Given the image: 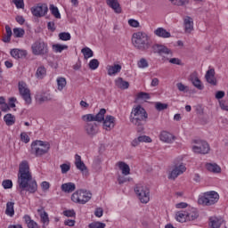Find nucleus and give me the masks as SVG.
Segmentation results:
<instances>
[{
    "label": "nucleus",
    "instance_id": "5701e85b",
    "mask_svg": "<svg viewBox=\"0 0 228 228\" xmlns=\"http://www.w3.org/2000/svg\"><path fill=\"white\" fill-rule=\"evenodd\" d=\"M154 35L159 37V38H170L172 37L170 32L161 27L154 30Z\"/></svg>",
    "mask_w": 228,
    "mask_h": 228
},
{
    "label": "nucleus",
    "instance_id": "f03ea898",
    "mask_svg": "<svg viewBox=\"0 0 228 228\" xmlns=\"http://www.w3.org/2000/svg\"><path fill=\"white\" fill-rule=\"evenodd\" d=\"M18 184L20 191H29L35 193L38 190L37 181L33 180V175L29 171V163L28 160H23L19 166Z\"/></svg>",
    "mask_w": 228,
    "mask_h": 228
},
{
    "label": "nucleus",
    "instance_id": "338daca9",
    "mask_svg": "<svg viewBox=\"0 0 228 228\" xmlns=\"http://www.w3.org/2000/svg\"><path fill=\"white\" fill-rule=\"evenodd\" d=\"M169 63H172L173 65H181V60L178 58H172L169 60Z\"/></svg>",
    "mask_w": 228,
    "mask_h": 228
},
{
    "label": "nucleus",
    "instance_id": "ea45409f",
    "mask_svg": "<svg viewBox=\"0 0 228 228\" xmlns=\"http://www.w3.org/2000/svg\"><path fill=\"white\" fill-rule=\"evenodd\" d=\"M81 53L84 54L85 60H88V58H92L94 56V51L88 47L83 48Z\"/></svg>",
    "mask_w": 228,
    "mask_h": 228
},
{
    "label": "nucleus",
    "instance_id": "052dcab7",
    "mask_svg": "<svg viewBox=\"0 0 228 228\" xmlns=\"http://www.w3.org/2000/svg\"><path fill=\"white\" fill-rule=\"evenodd\" d=\"M15 19H16V22H18V24H20L21 26H22V24H24L26 22L24 16L18 15V16H16Z\"/></svg>",
    "mask_w": 228,
    "mask_h": 228
},
{
    "label": "nucleus",
    "instance_id": "b1692460",
    "mask_svg": "<svg viewBox=\"0 0 228 228\" xmlns=\"http://www.w3.org/2000/svg\"><path fill=\"white\" fill-rule=\"evenodd\" d=\"M187 220L188 222H193L199 218V210L197 208H191L187 211Z\"/></svg>",
    "mask_w": 228,
    "mask_h": 228
},
{
    "label": "nucleus",
    "instance_id": "79ce46f5",
    "mask_svg": "<svg viewBox=\"0 0 228 228\" xmlns=\"http://www.w3.org/2000/svg\"><path fill=\"white\" fill-rule=\"evenodd\" d=\"M175 6H184V4H189L190 0H169Z\"/></svg>",
    "mask_w": 228,
    "mask_h": 228
},
{
    "label": "nucleus",
    "instance_id": "6e6d98bb",
    "mask_svg": "<svg viewBox=\"0 0 228 228\" xmlns=\"http://www.w3.org/2000/svg\"><path fill=\"white\" fill-rule=\"evenodd\" d=\"M64 216H68V218H72L73 216H76V211L74 210H65L63 211Z\"/></svg>",
    "mask_w": 228,
    "mask_h": 228
},
{
    "label": "nucleus",
    "instance_id": "c85d7f7f",
    "mask_svg": "<svg viewBox=\"0 0 228 228\" xmlns=\"http://www.w3.org/2000/svg\"><path fill=\"white\" fill-rule=\"evenodd\" d=\"M115 85L118 88H121V90H127V88H129V82L125 81L122 77H118L115 81Z\"/></svg>",
    "mask_w": 228,
    "mask_h": 228
},
{
    "label": "nucleus",
    "instance_id": "a19ab883",
    "mask_svg": "<svg viewBox=\"0 0 228 228\" xmlns=\"http://www.w3.org/2000/svg\"><path fill=\"white\" fill-rule=\"evenodd\" d=\"M57 85L58 90L61 92V90H63V88L67 86V79H65V77L57 78Z\"/></svg>",
    "mask_w": 228,
    "mask_h": 228
},
{
    "label": "nucleus",
    "instance_id": "e433bc0d",
    "mask_svg": "<svg viewBox=\"0 0 228 228\" xmlns=\"http://www.w3.org/2000/svg\"><path fill=\"white\" fill-rule=\"evenodd\" d=\"M25 34H26V31L24 30V28H13L14 38H22Z\"/></svg>",
    "mask_w": 228,
    "mask_h": 228
},
{
    "label": "nucleus",
    "instance_id": "39448f33",
    "mask_svg": "<svg viewBox=\"0 0 228 228\" xmlns=\"http://www.w3.org/2000/svg\"><path fill=\"white\" fill-rule=\"evenodd\" d=\"M49 151H51V144L48 142L37 140L31 143L30 152L36 156V158L45 156V154L49 153Z\"/></svg>",
    "mask_w": 228,
    "mask_h": 228
},
{
    "label": "nucleus",
    "instance_id": "774afa93",
    "mask_svg": "<svg viewBox=\"0 0 228 228\" xmlns=\"http://www.w3.org/2000/svg\"><path fill=\"white\" fill-rule=\"evenodd\" d=\"M127 181H129V179L124 177V176H118V184H124V183H127Z\"/></svg>",
    "mask_w": 228,
    "mask_h": 228
},
{
    "label": "nucleus",
    "instance_id": "864d4df0",
    "mask_svg": "<svg viewBox=\"0 0 228 228\" xmlns=\"http://www.w3.org/2000/svg\"><path fill=\"white\" fill-rule=\"evenodd\" d=\"M20 140L24 143H29V135L26 132L20 134Z\"/></svg>",
    "mask_w": 228,
    "mask_h": 228
},
{
    "label": "nucleus",
    "instance_id": "9d476101",
    "mask_svg": "<svg viewBox=\"0 0 228 228\" xmlns=\"http://www.w3.org/2000/svg\"><path fill=\"white\" fill-rule=\"evenodd\" d=\"M192 143H195V145L192 146V151L195 154H208L211 150L209 143L206 141L193 140Z\"/></svg>",
    "mask_w": 228,
    "mask_h": 228
},
{
    "label": "nucleus",
    "instance_id": "393cba45",
    "mask_svg": "<svg viewBox=\"0 0 228 228\" xmlns=\"http://www.w3.org/2000/svg\"><path fill=\"white\" fill-rule=\"evenodd\" d=\"M61 190L64 193H72V191L76 190V183H62L61 186Z\"/></svg>",
    "mask_w": 228,
    "mask_h": 228
},
{
    "label": "nucleus",
    "instance_id": "0eeeda50",
    "mask_svg": "<svg viewBox=\"0 0 228 228\" xmlns=\"http://www.w3.org/2000/svg\"><path fill=\"white\" fill-rule=\"evenodd\" d=\"M92 199V192L78 190L71 195V200L76 204H86Z\"/></svg>",
    "mask_w": 228,
    "mask_h": 228
},
{
    "label": "nucleus",
    "instance_id": "de8ad7c7",
    "mask_svg": "<svg viewBox=\"0 0 228 228\" xmlns=\"http://www.w3.org/2000/svg\"><path fill=\"white\" fill-rule=\"evenodd\" d=\"M137 66L139 67V69H147V67H149V62L147 61V59L142 58L137 62Z\"/></svg>",
    "mask_w": 228,
    "mask_h": 228
},
{
    "label": "nucleus",
    "instance_id": "4d7b16f0",
    "mask_svg": "<svg viewBox=\"0 0 228 228\" xmlns=\"http://www.w3.org/2000/svg\"><path fill=\"white\" fill-rule=\"evenodd\" d=\"M61 174H67V172H69V170H70V165L61 164Z\"/></svg>",
    "mask_w": 228,
    "mask_h": 228
},
{
    "label": "nucleus",
    "instance_id": "13d9d810",
    "mask_svg": "<svg viewBox=\"0 0 228 228\" xmlns=\"http://www.w3.org/2000/svg\"><path fill=\"white\" fill-rule=\"evenodd\" d=\"M128 24L132 28H139L140 27V22H138V20H133V19L128 20Z\"/></svg>",
    "mask_w": 228,
    "mask_h": 228
},
{
    "label": "nucleus",
    "instance_id": "bb28decb",
    "mask_svg": "<svg viewBox=\"0 0 228 228\" xmlns=\"http://www.w3.org/2000/svg\"><path fill=\"white\" fill-rule=\"evenodd\" d=\"M51 94L43 93L41 94H38L37 96V101L39 104H44V102H47L49 101H52Z\"/></svg>",
    "mask_w": 228,
    "mask_h": 228
},
{
    "label": "nucleus",
    "instance_id": "72a5a7b5",
    "mask_svg": "<svg viewBox=\"0 0 228 228\" xmlns=\"http://www.w3.org/2000/svg\"><path fill=\"white\" fill-rule=\"evenodd\" d=\"M4 121L5 122L6 126H13L15 124V116L12 114H6L4 117Z\"/></svg>",
    "mask_w": 228,
    "mask_h": 228
},
{
    "label": "nucleus",
    "instance_id": "0e129e2a",
    "mask_svg": "<svg viewBox=\"0 0 228 228\" xmlns=\"http://www.w3.org/2000/svg\"><path fill=\"white\" fill-rule=\"evenodd\" d=\"M41 187L44 191H47V190H49V188L51 187V184L48 182H43L41 183Z\"/></svg>",
    "mask_w": 228,
    "mask_h": 228
},
{
    "label": "nucleus",
    "instance_id": "5fc2aeb1",
    "mask_svg": "<svg viewBox=\"0 0 228 228\" xmlns=\"http://www.w3.org/2000/svg\"><path fill=\"white\" fill-rule=\"evenodd\" d=\"M12 3L15 4L16 8H24V0H12Z\"/></svg>",
    "mask_w": 228,
    "mask_h": 228
},
{
    "label": "nucleus",
    "instance_id": "a211bd4d",
    "mask_svg": "<svg viewBox=\"0 0 228 228\" xmlns=\"http://www.w3.org/2000/svg\"><path fill=\"white\" fill-rule=\"evenodd\" d=\"M183 27L185 33H191V31H193V18L186 16L183 19Z\"/></svg>",
    "mask_w": 228,
    "mask_h": 228
},
{
    "label": "nucleus",
    "instance_id": "a878e982",
    "mask_svg": "<svg viewBox=\"0 0 228 228\" xmlns=\"http://www.w3.org/2000/svg\"><path fill=\"white\" fill-rule=\"evenodd\" d=\"M117 166L118 167L119 170H121L123 175H129L131 174V167H129V165H127L124 161H119L117 163Z\"/></svg>",
    "mask_w": 228,
    "mask_h": 228
},
{
    "label": "nucleus",
    "instance_id": "8fccbe9b",
    "mask_svg": "<svg viewBox=\"0 0 228 228\" xmlns=\"http://www.w3.org/2000/svg\"><path fill=\"white\" fill-rule=\"evenodd\" d=\"M155 108L158 111H163V110H167L168 108V104L167 103H161V102H157L155 104Z\"/></svg>",
    "mask_w": 228,
    "mask_h": 228
},
{
    "label": "nucleus",
    "instance_id": "412c9836",
    "mask_svg": "<svg viewBox=\"0 0 228 228\" xmlns=\"http://www.w3.org/2000/svg\"><path fill=\"white\" fill-rule=\"evenodd\" d=\"M106 69L108 76H116V74H118L122 70V65L114 63L113 65H108Z\"/></svg>",
    "mask_w": 228,
    "mask_h": 228
},
{
    "label": "nucleus",
    "instance_id": "bf43d9fd",
    "mask_svg": "<svg viewBox=\"0 0 228 228\" xmlns=\"http://www.w3.org/2000/svg\"><path fill=\"white\" fill-rule=\"evenodd\" d=\"M104 213V210L102 208H97L94 211V216H97V218H101Z\"/></svg>",
    "mask_w": 228,
    "mask_h": 228
},
{
    "label": "nucleus",
    "instance_id": "2f4dec72",
    "mask_svg": "<svg viewBox=\"0 0 228 228\" xmlns=\"http://www.w3.org/2000/svg\"><path fill=\"white\" fill-rule=\"evenodd\" d=\"M206 168L208 172H213L214 174H220L222 172V168L217 164L208 163L206 165Z\"/></svg>",
    "mask_w": 228,
    "mask_h": 228
},
{
    "label": "nucleus",
    "instance_id": "c9c22d12",
    "mask_svg": "<svg viewBox=\"0 0 228 228\" xmlns=\"http://www.w3.org/2000/svg\"><path fill=\"white\" fill-rule=\"evenodd\" d=\"M67 49H69V45H60V44L53 45V50L54 51V53H62Z\"/></svg>",
    "mask_w": 228,
    "mask_h": 228
},
{
    "label": "nucleus",
    "instance_id": "aec40b11",
    "mask_svg": "<svg viewBox=\"0 0 228 228\" xmlns=\"http://www.w3.org/2000/svg\"><path fill=\"white\" fill-rule=\"evenodd\" d=\"M159 138L161 142H164L165 143H172V142L175 140V136L167 131H162L159 134Z\"/></svg>",
    "mask_w": 228,
    "mask_h": 228
},
{
    "label": "nucleus",
    "instance_id": "1a4fd4ad",
    "mask_svg": "<svg viewBox=\"0 0 228 228\" xmlns=\"http://www.w3.org/2000/svg\"><path fill=\"white\" fill-rule=\"evenodd\" d=\"M31 49L35 56H46V54H49V46L42 40L33 43Z\"/></svg>",
    "mask_w": 228,
    "mask_h": 228
},
{
    "label": "nucleus",
    "instance_id": "ddd939ff",
    "mask_svg": "<svg viewBox=\"0 0 228 228\" xmlns=\"http://www.w3.org/2000/svg\"><path fill=\"white\" fill-rule=\"evenodd\" d=\"M84 131L89 136V138H94L99 133V127L96 123L86 122L84 126Z\"/></svg>",
    "mask_w": 228,
    "mask_h": 228
},
{
    "label": "nucleus",
    "instance_id": "4be33fe9",
    "mask_svg": "<svg viewBox=\"0 0 228 228\" xmlns=\"http://www.w3.org/2000/svg\"><path fill=\"white\" fill-rule=\"evenodd\" d=\"M11 56L15 60H20L28 56V52L26 50L12 49L11 50Z\"/></svg>",
    "mask_w": 228,
    "mask_h": 228
},
{
    "label": "nucleus",
    "instance_id": "2eb2a0df",
    "mask_svg": "<svg viewBox=\"0 0 228 228\" xmlns=\"http://www.w3.org/2000/svg\"><path fill=\"white\" fill-rule=\"evenodd\" d=\"M190 81L198 90H204V86L202 85L200 79H199V74L197 71H194L190 75Z\"/></svg>",
    "mask_w": 228,
    "mask_h": 228
},
{
    "label": "nucleus",
    "instance_id": "9b49d317",
    "mask_svg": "<svg viewBox=\"0 0 228 228\" xmlns=\"http://www.w3.org/2000/svg\"><path fill=\"white\" fill-rule=\"evenodd\" d=\"M20 95L25 101L26 104H31V91L24 82H20L19 86Z\"/></svg>",
    "mask_w": 228,
    "mask_h": 228
},
{
    "label": "nucleus",
    "instance_id": "20e7f679",
    "mask_svg": "<svg viewBox=\"0 0 228 228\" xmlns=\"http://www.w3.org/2000/svg\"><path fill=\"white\" fill-rule=\"evenodd\" d=\"M149 118L147 110L142 105L134 106L130 114V122L137 127V133H142L144 126Z\"/></svg>",
    "mask_w": 228,
    "mask_h": 228
},
{
    "label": "nucleus",
    "instance_id": "f704fd0d",
    "mask_svg": "<svg viewBox=\"0 0 228 228\" xmlns=\"http://www.w3.org/2000/svg\"><path fill=\"white\" fill-rule=\"evenodd\" d=\"M47 74V70L45 69V67L41 66L37 68V72H36V77L37 79H44V77Z\"/></svg>",
    "mask_w": 228,
    "mask_h": 228
},
{
    "label": "nucleus",
    "instance_id": "7ed1b4c3",
    "mask_svg": "<svg viewBox=\"0 0 228 228\" xmlns=\"http://www.w3.org/2000/svg\"><path fill=\"white\" fill-rule=\"evenodd\" d=\"M106 115V109H101L100 111L94 114H86L82 116V120L84 122H103V129L105 131H111L115 127V117L111 115Z\"/></svg>",
    "mask_w": 228,
    "mask_h": 228
},
{
    "label": "nucleus",
    "instance_id": "69168bd1",
    "mask_svg": "<svg viewBox=\"0 0 228 228\" xmlns=\"http://www.w3.org/2000/svg\"><path fill=\"white\" fill-rule=\"evenodd\" d=\"M15 102H17V98H15V97L9 98L10 108H15Z\"/></svg>",
    "mask_w": 228,
    "mask_h": 228
},
{
    "label": "nucleus",
    "instance_id": "f3484780",
    "mask_svg": "<svg viewBox=\"0 0 228 228\" xmlns=\"http://www.w3.org/2000/svg\"><path fill=\"white\" fill-rule=\"evenodd\" d=\"M109 8H111L116 13H122V6L118 0H106Z\"/></svg>",
    "mask_w": 228,
    "mask_h": 228
},
{
    "label": "nucleus",
    "instance_id": "f257e3e1",
    "mask_svg": "<svg viewBox=\"0 0 228 228\" xmlns=\"http://www.w3.org/2000/svg\"><path fill=\"white\" fill-rule=\"evenodd\" d=\"M132 44L135 49H138V51H149V48L151 47L153 53L155 54H159V56L163 54H170V56H173L174 54L172 50L164 45L155 44L152 45L151 36H148L145 32L139 31L134 33L132 37Z\"/></svg>",
    "mask_w": 228,
    "mask_h": 228
},
{
    "label": "nucleus",
    "instance_id": "a18cd8bd",
    "mask_svg": "<svg viewBox=\"0 0 228 228\" xmlns=\"http://www.w3.org/2000/svg\"><path fill=\"white\" fill-rule=\"evenodd\" d=\"M136 99L141 101H147L151 99V94H149L148 93L140 92L139 94H137Z\"/></svg>",
    "mask_w": 228,
    "mask_h": 228
},
{
    "label": "nucleus",
    "instance_id": "4c0bfd02",
    "mask_svg": "<svg viewBox=\"0 0 228 228\" xmlns=\"http://www.w3.org/2000/svg\"><path fill=\"white\" fill-rule=\"evenodd\" d=\"M209 221L212 228H220L222 226V222L217 217H210Z\"/></svg>",
    "mask_w": 228,
    "mask_h": 228
},
{
    "label": "nucleus",
    "instance_id": "473e14b6",
    "mask_svg": "<svg viewBox=\"0 0 228 228\" xmlns=\"http://www.w3.org/2000/svg\"><path fill=\"white\" fill-rule=\"evenodd\" d=\"M24 220L25 223L27 224L28 228H39L40 226H38V224H37V222H35L34 220L31 219V216L26 215L24 216Z\"/></svg>",
    "mask_w": 228,
    "mask_h": 228
},
{
    "label": "nucleus",
    "instance_id": "f8f14e48",
    "mask_svg": "<svg viewBox=\"0 0 228 228\" xmlns=\"http://www.w3.org/2000/svg\"><path fill=\"white\" fill-rule=\"evenodd\" d=\"M31 13L34 17H45V15L49 12V8L46 4H38L37 6L32 7Z\"/></svg>",
    "mask_w": 228,
    "mask_h": 228
},
{
    "label": "nucleus",
    "instance_id": "09e8293b",
    "mask_svg": "<svg viewBox=\"0 0 228 228\" xmlns=\"http://www.w3.org/2000/svg\"><path fill=\"white\" fill-rule=\"evenodd\" d=\"M89 228H106V224L102 222H93L88 225Z\"/></svg>",
    "mask_w": 228,
    "mask_h": 228
},
{
    "label": "nucleus",
    "instance_id": "6e6552de",
    "mask_svg": "<svg viewBox=\"0 0 228 228\" xmlns=\"http://www.w3.org/2000/svg\"><path fill=\"white\" fill-rule=\"evenodd\" d=\"M134 191L142 204H148L151 200V190L147 186L138 184L135 186Z\"/></svg>",
    "mask_w": 228,
    "mask_h": 228
},
{
    "label": "nucleus",
    "instance_id": "dca6fc26",
    "mask_svg": "<svg viewBox=\"0 0 228 228\" xmlns=\"http://www.w3.org/2000/svg\"><path fill=\"white\" fill-rule=\"evenodd\" d=\"M75 165L77 170H80L83 174H88V168L86 167V165H85V162L81 160V156L78 154L75 155Z\"/></svg>",
    "mask_w": 228,
    "mask_h": 228
},
{
    "label": "nucleus",
    "instance_id": "c03bdc74",
    "mask_svg": "<svg viewBox=\"0 0 228 228\" xmlns=\"http://www.w3.org/2000/svg\"><path fill=\"white\" fill-rule=\"evenodd\" d=\"M89 69H91V70H95L97 69H99V60L97 59H93L89 61Z\"/></svg>",
    "mask_w": 228,
    "mask_h": 228
},
{
    "label": "nucleus",
    "instance_id": "e2e57ef3",
    "mask_svg": "<svg viewBox=\"0 0 228 228\" xmlns=\"http://www.w3.org/2000/svg\"><path fill=\"white\" fill-rule=\"evenodd\" d=\"M47 28L50 30V31H56V27L54 25V21H49L47 23Z\"/></svg>",
    "mask_w": 228,
    "mask_h": 228
},
{
    "label": "nucleus",
    "instance_id": "cd10ccee",
    "mask_svg": "<svg viewBox=\"0 0 228 228\" xmlns=\"http://www.w3.org/2000/svg\"><path fill=\"white\" fill-rule=\"evenodd\" d=\"M175 218L177 222H180L181 224H184V222H188V215L186 211H178L175 214Z\"/></svg>",
    "mask_w": 228,
    "mask_h": 228
},
{
    "label": "nucleus",
    "instance_id": "4468645a",
    "mask_svg": "<svg viewBox=\"0 0 228 228\" xmlns=\"http://www.w3.org/2000/svg\"><path fill=\"white\" fill-rule=\"evenodd\" d=\"M186 172V166L184 164H180L179 166H175V168L169 173L168 179L175 181L179 175L184 174Z\"/></svg>",
    "mask_w": 228,
    "mask_h": 228
},
{
    "label": "nucleus",
    "instance_id": "c756f323",
    "mask_svg": "<svg viewBox=\"0 0 228 228\" xmlns=\"http://www.w3.org/2000/svg\"><path fill=\"white\" fill-rule=\"evenodd\" d=\"M37 213H39L43 224H49V215L45 212L44 207H40V208L37 209Z\"/></svg>",
    "mask_w": 228,
    "mask_h": 228
},
{
    "label": "nucleus",
    "instance_id": "49530a36",
    "mask_svg": "<svg viewBox=\"0 0 228 228\" xmlns=\"http://www.w3.org/2000/svg\"><path fill=\"white\" fill-rule=\"evenodd\" d=\"M60 40H62L63 42H67L68 40H70L72 37L70 36V33L69 32H61L59 34Z\"/></svg>",
    "mask_w": 228,
    "mask_h": 228
},
{
    "label": "nucleus",
    "instance_id": "680f3d73",
    "mask_svg": "<svg viewBox=\"0 0 228 228\" xmlns=\"http://www.w3.org/2000/svg\"><path fill=\"white\" fill-rule=\"evenodd\" d=\"M76 224V220L68 219L64 222V225H68L69 227H74Z\"/></svg>",
    "mask_w": 228,
    "mask_h": 228
},
{
    "label": "nucleus",
    "instance_id": "37998d69",
    "mask_svg": "<svg viewBox=\"0 0 228 228\" xmlns=\"http://www.w3.org/2000/svg\"><path fill=\"white\" fill-rule=\"evenodd\" d=\"M2 186L4 190H10V189L13 188V182H12V180H10V179L4 180L2 182Z\"/></svg>",
    "mask_w": 228,
    "mask_h": 228
},
{
    "label": "nucleus",
    "instance_id": "6ab92c4d",
    "mask_svg": "<svg viewBox=\"0 0 228 228\" xmlns=\"http://www.w3.org/2000/svg\"><path fill=\"white\" fill-rule=\"evenodd\" d=\"M205 78L209 85H212V86H216L217 82L216 77H215V69H208L205 75Z\"/></svg>",
    "mask_w": 228,
    "mask_h": 228
},
{
    "label": "nucleus",
    "instance_id": "58836bf2",
    "mask_svg": "<svg viewBox=\"0 0 228 228\" xmlns=\"http://www.w3.org/2000/svg\"><path fill=\"white\" fill-rule=\"evenodd\" d=\"M50 12L55 19H61V14L60 13V10H58V7L54 6V4L50 5Z\"/></svg>",
    "mask_w": 228,
    "mask_h": 228
},
{
    "label": "nucleus",
    "instance_id": "603ef678",
    "mask_svg": "<svg viewBox=\"0 0 228 228\" xmlns=\"http://www.w3.org/2000/svg\"><path fill=\"white\" fill-rule=\"evenodd\" d=\"M139 138V142H145V143H151L152 142V139L150 136L147 135H141L138 137Z\"/></svg>",
    "mask_w": 228,
    "mask_h": 228
},
{
    "label": "nucleus",
    "instance_id": "3c124183",
    "mask_svg": "<svg viewBox=\"0 0 228 228\" xmlns=\"http://www.w3.org/2000/svg\"><path fill=\"white\" fill-rule=\"evenodd\" d=\"M176 86H177V88H178V90H179V92H185V93H188V92H190V89H189V87H188V86H184L183 83H177L176 84Z\"/></svg>",
    "mask_w": 228,
    "mask_h": 228
},
{
    "label": "nucleus",
    "instance_id": "7c9ffc66",
    "mask_svg": "<svg viewBox=\"0 0 228 228\" xmlns=\"http://www.w3.org/2000/svg\"><path fill=\"white\" fill-rule=\"evenodd\" d=\"M14 206L15 202L8 201L6 203L5 215H7V216H13V215H15Z\"/></svg>",
    "mask_w": 228,
    "mask_h": 228
},
{
    "label": "nucleus",
    "instance_id": "423d86ee",
    "mask_svg": "<svg viewBox=\"0 0 228 228\" xmlns=\"http://www.w3.org/2000/svg\"><path fill=\"white\" fill-rule=\"evenodd\" d=\"M220 200V195L215 191H209L203 193L198 200V204L200 206H213Z\"/></svg>",
    "mask_w": 228,
    "mask_h": 228
}]
</instances>
